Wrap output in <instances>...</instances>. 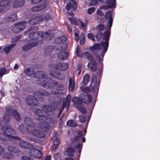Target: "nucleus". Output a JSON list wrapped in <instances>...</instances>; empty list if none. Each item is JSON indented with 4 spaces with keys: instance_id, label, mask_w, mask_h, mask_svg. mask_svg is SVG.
I'll return each mask as SVG.
<instances>
[{
    "instance_id": "13",
    "label": "nucleus",
    "mask_w": 160,
    "mask_h": 160,
    "mask_svg": "<svg viewBox=\"0 0 160 160\" xmlns=\"http://www.w3.org/2000/svg\"><path fill=\"white\" fill-rule=\"evenodd\" d=\"M69 67L68 64L67 63L59 62L54 65V68L56 70L60 71H65L67 70Z\"/></svg>"
},
{
    "instance_id": "8",
    "label": "nucleus",
    "mask_w": 160,
    "mask_h": 160,
    "mask_svg": "<svg viewBox=\"0 0 160 160\" xmlns=\"http://www.w3.org/2000/svg\"><path fill=\"white\" fill-rule=\"evenodd\" d=\"M34 94L37 98H38L39 100L42 102L44 101V98L49 96L50 93L42 89H40L36 91Z\"/></svg>"
},
{
    "instance_id": "32",
    "label": "nucleus",
    "mask_w": 160,
    "mask_h": 160,
    "mask_svg": "<svg viewBox=\"0 0 160 160\" xmlns=\"http://www.w3.org/2000/svg\"><path fill=\"white\" fill-rule=\"evenodd\" d=\"M54 49V46L51 45L46 46L44 48V50L46 52V54H50Z\"/></svg>"
},
{
    "instance_id": "9",
    "label": "nucleus",
    "mask_w": 160,
    "mask_h": 160,
    "mask_svg": "<svg viewBox=\"0 0 160 160\" xmlns=\"http://www.w3.org/2000/svg\"><path fill=\"white\" fill-rule=\"evenodd\" d=\"M26 23V22L24 21L15 24L14 27L12 29V31L15 33L20 32L25 29Z\"/></svg>"
},
{
    "instance_id": "48",
    "label": "nucleus",
    "mask_w": 160,
    "mask_h": 160,
    "mask_svg": "<svg viewBox=\"0 0 160 160\" xmlns=\"http://www.w3.org/2000/svg\"><path fill=\"white\" fill-rule=\"evenodd\" d=\"M81 37L80 41V43L81 45H83L84 44L85 42V39L84 38V33H82L80 35Z\"/></svg>"
},
{
    "instance_id": "47",
    "label": "nucleus",
    "mask_w": 160,
    "mask_h": 160,
    "mask_svg": "<svg viewBox=\"0 0 160 160\" xmlns=\"http://www.w3.org/2000/svg\"><path fill=\"white\" fill-rule=\"evenodd\" d=\"M104 27H105L104 25L99 24L97 26L96 28L97 31L99 32H102V31L104 30Z\"/></svg>"
},
{
    "instance_id": "31",
    "label": "nucleus",
    "mask_w": 160,
    "mask_h": 160,
    "mask_svg": "<svg viewBox=\"0 0 160 160\" xmlns=\"http://www.w3.org/2000/svg\"><path fill=\"white\" fill-rule=\"evenodd\" d=\"M72 101L74 104L77 105V107L82 106L83 103L82 99H80L77 97L73 98L72 99Z\"/></svg>"
},
{
    "instance_id": "12",
    "label": "nucleus",
    "mask_w": 160,
    "mask_h": 160,
    "mask_svg": "<svg viewBox=\"0 0 160 160\" xmlns=\"http://www.w3.org/2000/svg\"><path fill=\"white\" fill-rule=\"evenodd\" d=\"M6 113L8 115L12 114L17 121H20L21 119V117L19 114L16 110H12L11 108H8L6 110Z\"/></svg>"
},
{
    "instance_id": "10",
    "label": "nucleus",
    "mask_w": 160,
    "mask_h": 160,
    "mask_svg": "<svg viewBox=\"0 0 160 160\" xmlns=\"http://www.w3.org/2000/svg\"><path fill=\"white\" fill-rule=\"evenodd\" d=\"M43 20V15H34L29 21L30 25H34L41 22Z\"/></svg>"
},
{
    "instance_id": "39",
    "label": "nucleus",
    "mask_w": 160,
    "mask_h": 160,
    "mask_svg": "<svg viewBox=\"0 0 160 160\" xmlns=\"http://www.w3.org/2000/svg\"><path fill=\"white\" fill-rule=\"evenodd\" d=\"M24 73L28 76H30L34 74L33 70L32 69H30L29 68L24 69Z\"/></svg>"
},
{
    "instance_id": "43",
    "label": "nucleus",
    "mask_w": 160,
    "mask_h": 160,
    "mask_svg": "<svg viewBox=\"0 0 160 160\" xmlns=\"http://www.w3.org/2000/svg\"><path fill=\"white\" fill-rule=\"evenodd\" d=\"M18 129L21 132L25 133L27 131L28 128L24 124H22L19 126Z\"/></svg>"
},
{
    "instance_id": "56",
    "label": "nucleus",
    "mask_w": 160,
    "mask_h": 160,
    "mask_svg": "<svg viewBox=\"0 0 160 160\" xmlns=\"http://www.w3.org/2000/svg\"><path fill=\"white\" fill-rule=\"evenodd\" d=\"M79 121L81 123H83L86 121V117L83 115H81L79 116Z\"/></svg>"
},
{
    "instance_id": "14",
    "label": "nucleus",
    "mask_w": 160,
    "mask_h": 160,
    "mask_svg": "<svg viewBox=\"0 0 160 160\" xmlns=\"http://www.w3.org/2000/svg\"><path fill=\"white\" fill-rule=\"evenodd\" d=\"M26 102L29 105L33 106H37L38 104V101L36 98L31 95L27 98Z\"/></svg>"
},
{
    "instance_id": "19",
    "label": "nucleus",
    "mask_w": 160,
    "mask_h": 160,
    "mask_svg": "<svg viewBox=\"0 0 160 160\" xmlns=\"http://www.w3.org/2000/svg\"><path fill=\"white\" fill-rule=\"evenodd\" d=\"M1 129L2 131H4L6 133H8L14 135H16L17 134V132L15 130L8 126H3L2 127Z\"/></svg>"
},
{
    "instance_id": "34",
    "label": "nucleus",
    "mask_w": 160,
    "mask_h": 160,
    "mask_svg": "<svg viewBox=\"0 0 160 160\" xmlns=\"http://www.w3.org/2000/svg\"><path fill=\"white\" fill-rule=\"evenodd\" d=\"M90 76L88 74H86L84 76L81 84L84 85H86L90 81Z\"/></svg>"
},
{
    "instance_id": "22",
    "label": "nucleus",
    "mask_w": 160,
    "mask_h": 160,
    "mask_svg": "<svg viewBox=\"0 0 160 160\" xmlns=\"http://www.w3.org/2000/svg\"><path fill=\"white\" fill-rule=\"evenodd\" d=\"M25 123L29 127L34 128L36 125L35 123L33 122V119L29 117H26L24 119Z\"/></svg>"
},
{
    "instance_id": "50",
    "label": "nucleus",
    "mask_w": 160,
    "mask_h": 160,
    "mask_svg": "<svg viewBox=\"0 0 160 160\" xmlns=\"http://www.w3.org/2000/svg\"><path fill=\"white\" fill-rule=\"evenodd\" d=\"M82 144H81L78 143L77 145L75 146V148L79 149V152L80 154L81 152V150L82 148Z\"/></svg>"
},
{
    "instance_id": "15",
    "label": "nucleus",
    "mask_w": 160,
    "mask_h": 160,
    "mask_svg": "<svg viewBox=\"0 0 160 160\" xmlns=\"http://www.w3.org/2000/svg\"><path fill=\"white\" fill-rule=\"evenodd\" d=\"M18 140L19 141V146L22 148L27 149H32L33 148V145L24 140H22L21 138L20 140Z\"/></svg>"
},
{
    "instance_id": "49",
    "label": "nucleus",
    "mask_w": 160,
    "mask_h": 160,
    "mask_svg": "<svg viewBox=\"0 0 160 160\" xmlns=\"http://www.w3.org/2000/svg\"><path fill=\"white\" fill-rule=\"evenodd\" d=\"M87 37L88 38L93 41H95V39L94 35L92 33H89L88 34Z\"/></svg>"
},
{
    "instance_id": "1",
    "label": "nucleus",
    "mask_w": 160,
    "mask_h": 160,
    "mask_svg": "<svg viewBox=\"0 0 160 160\" xmlns=\"http://www.w3.org/2000/svg\"><path fill=\"white\" fill-rule=\"evenodd\" d=\"M42 110L40 109H36L35 111V114L38 116V119L39 121L44 120L48 112H51L55 110L56 107L54 104L52 103L51 105H42L41 107Z\"/></svg>"
},
{
    "instance_id": "46",
    "label": "nucleus",
    "mask_w": 160,
    "mask_h": 160,
    "mask_svg": "<svg viewBox=\"0 0 160 160\" xmlns=\"http://www.w3.org/2000/svg\"><path fill=\"white\" fill-rule=\"evenodd\" d=\"M103 35V33L102 32H99L95 35V37L97 41H100L102 38V36Z\"/></svg>"
},
{
    "instance_id": "11",
    "label": "nucleus",
    "mask_w": 160,
    "mask_h": 160,
    "mask_svg": "<svg viewBox=\"0 0 160 160\" xmlns=\"http://www.w3.org/2000/svg\"><path fill=\"white\" fill-rule=\"evenodd\" d=\"M48 0H44L42 4L32 7L31 10L33 12L41 11L44 9L48 6Z\"/></svg>"
},
{
    "instance_id": "16",
    "label": "nucleus",
    "mask_w": 160,
    "mask_h": 160,
    "mask_svg": "<svg viewBox=\"0 0 160 160\" xmlns=\"http://www.w3.org/2000/svg\"><path fill=\"white\" fill-rule=\"evenodd\" d=\"M41 32L43 34L41 35V38L44 40L49 41L51 40L54 37V34L52 33L50 30L46 32L45 33L42 31Z\"/></svg>"
},
{
    "instance_id": "23",
    "label": "nucleus",
    "mask_w": 160,
    "mask_h": 160,
    "mask_svg": "<svg viewBox=\"0 0 160 160\" xmlns=\"http://www.w3.org/2000/svg\"><path fill=\"white\" fill-rule=\"evenodd\" d=\"M72 3H69L67 4L66 6V9L68 10L71 9L73 11L76 10L77 8V4L76 2L74 0H72Z\"/></svg>"
},
{
    "instance_id": "33",
    "label": "nucleus",
    "mask_w": 160,
    "mask_h": 160,
    "mask_svg": "<svg viewBox=\"0 0 160 160\" xmlns=\"http://www.w3.org/2000/svg\"><path fill=\"white\" fill-rule=\"evenodd\" d=\"M67 40V38L64 36H61L57 38L55 40V42L56 43L59 44L62 43Z\"/></svg>"
},
{
    "instance_id": "54",
    "label": "nucleus",
    "mask_w": 160,
    "mask_h": 160,
    "mask_svg": "<svg viewBox=\"0 0 160 160\" xmlns=\"http://www.w3.org/2000/svg\"><path fill=\"white\" fill-rule=\"evenodd\" d=\"M102 52H101V53H100V54H99V53H96V52H94V54L97 58H98L99 59V62H101V58H100V57H103L104 55H102Z\"/></svg>"
},
{
    "instance_id": "6",
    "label": "nucleus",
    "mask_w": 160,
    "mask_h": 160,
    "mask_svg": "<svg viewBox=\"0 0 160 160\" xmlns=\"http://www.w3.org/2000/svg\"><path fill=\"white\" fill-rule=\"evenodd\" d=\"M100 84V80L97 81V78L95 74H92L91 82V88L92 92H94L96 91H98Z\"/></svg>"
},
{
    "instance_id": "3",
    "label": "nucleus",
    "mask_w": 160,
    "mask_h": 160,
    "mask_svg": "<svg viewBox=\"0 0 160 160\" xmlns=\"http://www.w3.org/2000/svg\"><path fill=\"white\" fill-rule=\"evenodd\" d=\"M43 87L47 88H56L57 89L60 91H62L63 89V84L59 82H53L51 78H49V80L46 83H42Z\"/></svg>"
},
{
    "instance_id": "36",
    "label": "nucleus",
    "mask_w": 160,
    "mask_h": 160,
    "mask_svg": "<svg viewBox=\"0 0 160 160\" xmlns=\"http://www.w3.org/2000/svg\"><path fill=\"white\" fill-rule=\"evenodd\" d=\"M8 150L9 152H13L15 154L18 153L20 151L18 148L13 146H9L8 147Z\"/></svg>"
},
{
    "instance_id": "58",
    "label": "nucleus",
    "mask_w": 160,
    "mask_h": 160,
    "mask_svg": "<svg viewBox=\"0 0 160 160\" xmlns=\"http://www.w3.org/2000/svg\"><path fill=\"white\" fill-rule=\"evenodd\" d=\"M66 151L68 153H72L75 152V150L73 148L70 147L67 148Z\"/></svg>"
},
{
    "instance_id": "61",
    "label": "nucleus",
    "mask_w": 160,
    "mask_h": 160,
    "mask_svg": "<svg viewBox=\"0 0 160 160\" xmlns=\"http://www.w3.org/2000/svg\"><path fill=\"white\" fill-rule=\"evenodd\" d=\"M68 20L71 24H75L76 23V20L72 18H68Z\"/></svg>"
},
{
    "instance_id": "25",
    "label": "nucleus",
    "mask_w": 160,
    "mask_h": 160,
    "mask_svg": "<svg viewBox=\"0 0 160 160\" xmlns=\"http://www.w3.org/2000/svg\"><path fill=\"white\" fill-rule=\"evenodd\" d=\"M32 133L34 135L40 138H43L45 136V133L39 130L35 129L32 131Z\"/></svg>"
},
{
    "instance_id": "5",
    "label": "nucleus",
    "mask_w": 160,
    "mask_h": 160,
    "mask_svg": "<svg viewBox=\"0 0 160 160\" xmlns=\"http://www.w3.org/2000/svg\"><path fill=\"white\" fill-rule=\"evenodd\" d=\"M34 77L39 79L38 83L43 86L42 83H46L49 80V78H46L45 75L43 72L39 71H37L36 73H34Z\"/></svg>"
},
{
    "instance_id": "29",
    "label": "nucleus",
    "mask_w": 160,
    "mask_h": 160,
    "mask_svg": "<svg viewBox=\"0 0 160 160\" xmlns=\"http://www.w3.org/2000/svg\"><path fill=\"white\" fill-rule=\"evenodd\" d=\"M11 2V0H1L0 1V13L3 9V7L6 6Z\"/></svg>"
},
{
    "instance_id": "64",
    "label": "nucleus",
    "mask_w": 160,
    "mask_h": 160,
    "mask_svg": "<svg viewBox=\"0 0 160 160\" xmlns=\"http://www.w3.org/2000/svg\"><path fill=\"white\" fill-rule=\"evenodd\" d=\"M22 160H33V159L28 157L22 156Z\"/></svg>"
},
{
    "instance_id": "28",
    "label": "nucleus",
    "mask_w": 160,
    "mask_h": 160,
    "mask_svg": "<svg viewBox=\"0 0 160 160\" xmlns=\"http://www.w3.org/2000/svg\"><path fill=\"white\" fill-rule=\"evenodd\" d=\"M75 81L74 78H70L69 79L68 84V89L72 91L74 88Z\"/></svg>"
},
{
    "instance_id": "27",
    "label": "nucleus",
    "mask_w": 160,
    "mask_h": 160,
    "mask_svg": "<svg viewBox=\"0 0 160 160\" xmlns=\"http://www.w3.org/2000/svg\"><path fill=\"white\" fill-rule=\"evenodd\" d=\"M58 57L61 60H66L68 57V54L66 52H60L58 53Z\"/></svg>"
},
{
    "instance_id": "55",
    "label": "nucleus",
    "mask_w": 160,
    "mask_h": 160,
    "mask_svg": "<svg viewBox=\"0 0 160 160\" xmlns=\"http://www.w3.org/2000/svg\"><path fill=\"white\" fill-rule=\"evenodd\" d=\"M76 54L77 56L81 57L83 56V53L81 52V50L79 48H77L76 50Z\"/></svg>"
},
{
    "instance_id": "35",
    "label": "nucleus",
    "mask_w": 160,
    "mask_h": 160,
    "mask_svg": "<svg viewBox=\"0 0 160 160\" xmlns=\"http://www.w3.org/2000/svg\"><path fill=\"white\" fill-rule=\"evenodd\" d=\"M15 45V44L13 43L12 44L8 46L5 47L3 49L4 52L5 54H8L12 48H13Z\"/></svg>"
},
{
    "instance_id": "52",
    "label": "nucleus",
    "mask_w": 160,
    "mask_h": 160,
    "mask_svg": "<svg viewBox=\"0 0 160 160\" xmlns=\"http://www.w3.org/2000/svg\"><path fill=\"white\" fill-rule=\"evenodd\" d=\"M90 61L91 62H89L88 63L87 65L88 67H89L88 66L89 65H91L96 66V65L97 64V62L94 58H93L92 60H91Z\"/></svg>"
},
{
    "instance_id": "4",
    "label": "nucleus",
    "mask_w": 160,
    "mask_h": 160,
    "mask_svg": "<svg viewBox=\"0 0 160 160\" xmlns=\"http://www.w3.org/2000/svg\"><path fill=\"white\" fill-rule=\"evenodd\" d=\"M110 36V32L109 31H106L104 33L103 39L105 40V42H101V44L103 48L102 50V54L104 55L107 52L109 45V37Z\"/></svg>"
},
{
    "instance_id": "63",
    "label": "nucleus",
    "mask_w": 160,
    "mask_h": 160,
    "mask_svg": "<svg viewBox=\"0 0 160 160\" xmlns=\"http://www.w3.org/2000/svg\"><path fill=\"white\" fill-rule=\"evenodd\" d=\"M102 71V68H101L100 69H98L96 72L98 76L100 77H101V73Z\"/></svg>"
},
{
    "instance_id": "59",
    "label": "nucleus",
    "mask_w": 160,
    "mask_h": 160,
    "mask_svg": "<svg viewBox=\"0 0 160 160\" xmlns=\"http://www.w3.org/2000/svg\"><path fill=\"white\" fill-rule=\"evenodd\" d=\"M89 67H88L90 69V70L92 72H95L97 69V67L96 66L94 65H89Z\"/></svg>"
},
{
    "instance_id": "57",
    "label": "nucleus",
    "mask_w": 160,
    "mask_h": 160,
    "mask_svg": "<svg viewBox=\"0 0 160 160\" xmlns=\"http://www.w3.org/2000/svg\"><path fill=\"white\" fill-rule=\"evenodd\" d=\"M107 6H102V8L103 9L105 10L108 9L109 8H112L114 7V5L112 4V5L107 4Z\"/></svg>"
},
{
    "instance_id": "30",
    "label": "nucleus",
    "mask_w": 160,
    "mask_h": 160,
    "mask_svg": "<svg viewBox=\"0 0 160 160\" xmlns=\"http://www.w3.org/2000/svg\"><path fill=\"white\" fill-rule=\"evenodd\" d=\"M50 75L52 77L58 79L62 78V74L58 71L52 72L50 73Z\"/></svg>"
},
{
    "instance_id": "40",
    "label": "nucleus",
    "mask_w": 160,
    "mask_h": 160,
    "mask_svg": "<svg viewBox=\"0 0 160 160\" xmlns=\"http://www.w3.org/2000/svg\"><path fill=\"white\" fill-rule=\"evenodd\" d=\"M112 15V11L111 10H108L106 12L105 18L107 20L109 19V20H111H111H113Z\"/></svg>"
},
{
    "instance_id": "21",
    "label": "nucleus",
    "mask_w": 160,
    "mask_h": 160,
    "mask_svg": "<svg viewBox=\"0 0 160 160\" xmlns=\"http://www.w3.org/2000/svg\"><path fill=\"white\" fill-rule=\"evenodd\" d=\"M18 20L17 15L15 13H13L8 16L4 18V21L6 22H9L16 21Z\"/></svg>"
},
{
    "instance_id": "41",
    "label": "nucleus",
    "mask_w": 160,
    "mask_h": 160,
    "mask_svg": "<svg viewBox=\"0 0 160 160\" xmlns=\"http://www.w3.org/2000/svg\"><path fill=\"white\" fill-rule=\"evenodd\" d=\"M14 156L12 154H11L8 152H6L4 153L2 155V158L5 159H11L13 158Z\"/></svg>"
},
{
    "instance_id": "44",
    "label": "nucleus",
    "mask_w": 160,
    "mask_h": 160,
    "mask_svg": "<svg viewBox=\"0 0 160 160\" xmlns=\"http://www.w3.org/2000/svg\"><path fill=\"white\" fill-rule=\"evenodd\" d=\"M44 119H46L45 121L48 124L49 123L51 124H54L55 123V121L52 118H47L46 116V118Z\"/></svg>"
},
{
    "instance_id": "7",
    "label": "nucleus",
    "mask_w": 160,
    "mask_h": 160,
    "mask_svg": "<svg viewBox=\"0 0 160 160\" xmlns=\"http://www.w3.org/2000/svg\"><path fill=\"white\" fill-rule=\"evenodd\" d=\"M0 139L3 141H7L9 140L11 141L14 140H20L21 138L16 136H12L6 133L4 131L0 133Z\"/></svg>"
},
{
    "instance_id": "51",
    "label": "nucleus",
    "mask_w": 160,
    "mask_h": 160,
    "mask_svg": "<svg viewBox=\"0 0 160 160\" xmlns=\"http://www.w3.org/2000/svg\"><path fill=\"white\" fill-rule=\"evenodd\" d=\"M98 4V1L97 0H90L89 2V6H95Z\"/></svg>"
},
{
    "instance_id": "45",
    "label": "nucleus",
    "mask_w": 160,
    "mask_h": 160,
    "mask_svg": "<svg viewBox=\"0 0 160 160\" xmlns=\"http://www.w3.org/2000/svg\"><path fill=\"white\" fill-rule=\"evenodd\" d=\"M77 108L80 111L82 114H86L87 113V111L86 109L83 107L82 106H78Z\"/></svg>"
},
{
    "instance_id": "37",
    "label": "nucleus",
    "mask_w": 160,
    "mask_h": 160,
    "mask_svg": "<svg viewBox=\"0 0 160 160\" xmlns=\"http://www.w3.org/2000/svg\"><path fill=\"white\" fill-rule=\"evenodd\" d=\"M67 126L70 127H76L77 126V124L73 120H69L67 121Z\"/></svg>"
},
{
    "instance_id": "62",
    "label": "nucleus",
    "mask_w": 160,
    "mask_h": 160,
    "mask_svg": "<svg viewBox=\"0 0 160 160\" xmlns=\"http://www.w3.org/2000/svg\"><path fill=\"white\" fill-rule=\"evenodd\" d=\"M60 143V140L59 138H55L53 139V144H56L59 145Z\"/></svg>"
},
{
    "instance_id": "38",
    "label": "nucleus",
    "mask_w": 160,
    "mask_h": 160,
    "mask_svg": "<svg viewBox=\"0 0 160 160\" xmlns=\"http://www.w3.org/2000/svg\"><path fill=\"white\" fill-rule=\"evenodd\" d=\"M83 56H84L85 58L89 61H90L94 58L93 55L90 52L87 51L83 53Z\"/></svg>"
},
{
    "instance_id": "60",
    "label": "nucleus",
    "mask_w": 160,
    "mask_h": 160,
    "mask_svg": "<svg viewBox=\"0 0 160 160\" xmlns=\"http://www.w3.org/2000/svg\"><path fill=\"white\" fill-rule=\"evenodd\" d=\"M43 19L44 20H48L51 18V15L48 13H47L44 15H43Z\"/></svg>"
},
{
    "instance_id": "42",
    "label": "nucleus",
    "mask_w": 160,
    "mask_h": 160,
    "mask_svg": "<svg viewBox=\"0 0 160 160\" xmlns=\"http://www.w3.org/2000/svg\"><path fill=\"white\" fill-rule=\"evenodd\" d=\"M100 2H107V4L112 5L113 4L114 7L115 6V3L116 2V0H98Z\"/></svg>"
},
{
    "instance_id": "18",
    "label": "nucleus",
    "mask_w": 160,
    "mask_h": 160,
    "mask_svg": "<svg viewBox=\"0 0 160 160\" xmlns=\"http://www.w3.org/2000/svg\"><path fill=\"white\" fill-rule=\"evenodd\" d=\"M40 122L38 124V127L45 131H48L49 129V124L44 120L39 121Z\"/></svg>"
},
{
    "instance_id": "17",
    "label": "nucleus",
    "mask_w": 160,
    "mask_h": 160,
    "mask_svg": "<svg viewBox=\"0 0 160 160\" xmlns=\"http://www.w3.org/2000/svg\"><path fill=\"white\" fill-rule=\"evenodd\" d=\"M82 99L83 102L88 105L91 102L92 100V97L91 94L86 93L82 94Z\"/></svg>"
},
{
    "instance_id": "24",
    "label": "nucleus",
    "mask_w": 160,
    "mask_h": 160,
    "mask_svg": "<svg viewBox=\"0 0 160 160\" xmlns=\"http://www.w3.org/2000/svg\"><path fill=\"white\" fill-rule=\"evenodd\" d=\"M102 45L101 44V42L100 43H98L95 44L94 45L89 48L90 51L91 52L95 50L94 52H96L97 53H98V52L101 50L102 48Z\"/></svg>"
},
{
    "instance_id": "20",
    "label": "nucleus",
    "mask_w": 160,
    "mask_h": 160,
    "mask_svg": "<svg viewBox=\"0 0 160 160\" xmlns=\"http://www.w3.org/2000/svg\"><path fill=\"white\" fill-rule=\"evenodd\" d=\"M38 44L36 41H33L31 42H28L24 45L22 48V50L24 51H27L32 48L36 46Z\"/></svg>"
},
{
    "instance_id": "53",
    "label": "nucleus",
    "mask_w": 160,
    "mask_h": 160,
    "mask_svg": "<svg viewBox=\"0 0 160 160\" xmlns=\"http://www.w3.org/2000/svg\"><path fill=\"white\" fill-rule=\"evenodd\" d=\"M96 8L95 7H92L88 8L87 10V13L91 14L95 11Z\"/></svg>"
},
{
    "instance_id": "26",
    "label": "nucleus",
    "mask_w": 160,
    "mask_h": 160,
    "mask_svg": "<svg viewBox=\"0 0 160 160\" xmlns=\"http://www.w3.org/2000/svg\"><path fill=\"white\" fill-rule=\"evenodd\" d=\"M25 3L24 0H15L13 4V7L15 8H18L23 6Z\"/></svg>"
},
{
    "instance_id": "2",
    "label": "nucleus",
    "mask_w": 160,
    "mask_h": 160,
    "mask_svg": "<svg viewBox=\"0 0 160 160\" xmlns=\"http://www.w3.org/2000/svg\"><path fill=\"white\" fill-rule=\"evenodd\" d=\"M38 27L36 26H32L28 28L25 32V34H28L29 38L31 40H36L38 38H41L42 33L41 31L37 32Z\"/></svg>"
}]
</instances>
